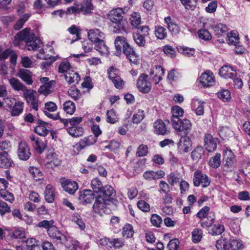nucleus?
I'll return each mask as SVG.
<instances>
[{
	"label": "nucleus",
	"mask_w": 250,
	"mask_h": 250,
	"mask_svg": "<svg viewBox=\"0 0 250 250\" xmlns=\"http://www.w3.org/2000/svg\"><path fill=\"white\" fill-rule=\"evenodd\" d=\"M21 41L25 42V48L30 51L36 50L42 44L41 41L31 32L30 28H25L19 32L14 37V44L19 45Z\"/></svg>",
	"instance_id": "f257e3e1"
},
{
	"label": "nucleus",
	"mask_w": 250,
	"mask_h": 250,
	"mask_svg": "<svg viewBox=\"0 0 250 250\" xmlns=\"http://www.w3.org/2000/svg\"><path fill=\"white\" fill-rule=\"evenodd\" d=\"M88 37L89 40L95 44V48L101 54L108 53V48L104 42L105 34L99 29L89 30Z\"/></svg>",
	"instance_id": "f03ea898"
},
{
	"label": "nucleus",
	"mask_w": 250,
	"mask_h": 250,
	"mask_svg": "<svg viewBox=\"0 0 250 250\" xmlns=\"http://www.w3.org/2000/svg\"><path fill=\"white\" fill-rule=\"evenodd\" d=\"M124 14L125 12L121 8L112 9L109 12L107 15L108 19L113 23L115 24L112 29L113 32L118 33L121 30L125 31V25L127 23L126 21L123 19Z\"/></svg>",
	"instance_id": "7ed1b4c3"
},
{
	"label": "nucleus",
	"mask_w": 250,
	"mask_h": 250,
	"mask_svg": "<svg viewBox=\"0 0 250 250\" xmlns=\"http://www.w3.org/2000/svg\"><path fill=\"white\" fill-rule=\"evenodd\" d=\"M36 94V91L29 89L23 93V97L30 107L35 111H37L39 108V100Z\"/></svg>",
	"instance_id": "20e7f679"
},
{
	"label": "nucleus",
	"mask_w": 250,
	"mask_h": 250,
	"mask_svg": "<svg viewBox=\"0 0 250 250\" xmlns=\"http://www.w3.org/2000/svg\"><path fill=\"white\" fill-rule=\"evenodd\" d=\"M148 75L141 74L137 82V87L139 90L143 93H148L151 89V82L148 80Z\"/></svg>",
	"instance_id": "39448f33"
},
{
	"label": "nucleus",
	"mask_w": 250,
	"mask_h": 250,
	"mask_svg": "<svg viewBox=\"0 0 250 250\" xmlns=\"http://www.w3.org/2000/svg\"><path fill=\"white\" fill-rule=\"evenodd\" d=\"M172 125L176 130L180 132H183L185 135H188L191 130V123L187 119H180L179 122L175 120Z\"/></svg>",
	"instance_id": "423d86ee"
},
{
	"label": "nucleus",
	"mask_w": 250,
	"mask_h": 250,
	"mask_svg": "<svg viewBox=\"0 0 250 250\" xmlns=\"http://www.w3.org/2000/svg\"><path fill=\"white\" fill-rule=\"evenodd\" d=\"M108 78L113 83L116 88L121 89L123 88L124 82L119 76V71L113 66H111L107 70Z\"/></svg>",
	"instance_id": "0eeeda50"
},
{
	"label": "nucleus",
	"mask_w": 250,
	"mask_h": 250,
	"mask_svg": "<svg viewBox=\"0 0 250 250\" xmlns=\"http://www.w3.org/2000/svg\"><path fill=\"white\" fill-rule=\"evenodd\" d=\"M193 182L194 186L199 187L201 184L203 188L207 187L210 184L208 177L200 170L194 173Z\"/></svg>",
	"instance_id": "6e6552de"
},
{
	"label": "nucleus",
	"mask_w": 250,
	"mask_h": 250,
	"mask_svg": "<svg viewBox=\"0 0 250 250\" xmlns=\"http://www.w3.org/2000/svg\"><path fill=\"white\" fill-rule=\"evenodd\" d=\"M17 155L19 158L23 161H26L30 157L31 155L30 149L25 142H21L19 144Z\"/></svg>",
	"instance_id": "1a4fd4ad"
},
{
	"label": "nucleus",
	"mask_w": 250,
	"mask_h": 250,
	"mask_svg": "<svg viewBox=\"0 0 250 250\" xmlns=\"http://www.w3.org/2000/svg\"><path fill=\"white\" fill-rule=\"evenodd\" d=\"M122 52L131 62L137 64L139 61V56L135 53L132 47L128 43L126 44Z\"/></svg>",
	"instance_id": "9d476101"
},
{
	"label": "nucleus",
	"mask_w": 250,
	"mask_h": 250,
	"mask_svg": "<svg viewBox=\"0 0 250 250\" xmlns=\"http://www.w3.org/2000/svg\"><path fill=\"white\" fill-rule=\"evenodd\" d=\"M106 201L104 198H102L101 195L98 196L93 205L94 211L100 215H102L105 212Z\"/></svg>",
	"instance_id": "9b49d317"
},
{
	"label": "nucleus",
	"mask_w": 250,
	"mask_h": 250,
	"mask_svg": "<svg viewBox=\"0 0 250 250\" xmlns=\"http://www.w3.org/2000/svg\"><path fill=\"white\" fill-rule=\"evenodd\" d=\"M94 198L95 195L90 189H84L79 193V200L83 204L91 203Z\"/></svg>",
	"instance_id": "f8f14e48"
},
{
	"label": "nucleus",
	"mask_w": 250,
	"mask_h": 250,
	"mask_svg": "<svg viewBox=\"0 0 250 250\" xmlns=\"http://www.w3.org/2000/svg\"><path fill=\"white\" fill-rule=\"evenodd\" d=\"M61 184L65 191L70 194H74L79 188L76 182L70 180H62Z\"/></svg>",
	"instance_id": "ddd939ff"
},
{
	"label": "nucleus",
	"mask_w": 250,
	"mask_h": 250,
	"mask_svg": "<svg viewBox=\"0 0 250 250\" xmlns=\"http://www.w3.org/2000/svg\"><path fill=\"white\" fill-rule=\"evenodd\" d=\"M16 75L27 85H31L33 83L32 72L28 69L25 68L20 69Z\"/></svg>",
	"instance_id": "4468645a"
},
{
	"label": "nucleus",
	"mask_w": 250,
	"mask_h": 250,
	"mask_svg": "<svg viewBox=\"0 0 250 250\" xmlns=\"http://www.w3.org/2000/svg\"><path fill=\"white\" fill-rule=\"evenodd\" d=\"M217 142V139L214 138L211 135L207 134L205 135L204 141V146L208 152H212L216 149Z\"/></svg>",
	"instance_id": "2eb2a0df"
},
{
	"label": "nucleus",
	"mask_w": 250,
	"mask_h": 250,
	"mask_svg": "<svg viewBox=\"0 0 250 250\" xmlns=\"http://www.w3.org/2000/svg\"><path fill=\"white\" fill-rule=\"evenodd\" d=\"M191 145L190 138L188 135H185V136L181 137L178 143V148L180 151L187 152L189 151Z\"/></svg>",
	"instance_id": "dca6fc26"
},
{
	"label": "nucleus",
	"mask_w": 250,
	"mask_h": 250,
	"mask_svg": "<svg viewBox=\"0 0 250 250\" xmlns=\"http://www.w3.org/2000/svg\"><path fill=\"white\" fill-rule=\"evenodd\" d=\"M48 234L58 244H62L66 240V237L61 233L56 227H53L48 230Z\"/></svg>",
	"instance_id": "f3484780"
},
{
	"label": "nucleus",
	"mask_w": 250,
	"mask_h": 250,
	"mask_svg": "<svg viewBox=\"0 0 250 250\" xmlns=\"http://www.w3.org/2000/svg\"><path fill=\"white\" fill-rule=\"evenodd\" d=\"M200 82L205 87H209L213 85L214 83L213 73L209 71H206L201 76Z\"/></svg>",
	"instance_id": "a211bd4d"
},
{
	"label": "nucleus",
	"mask_w": 250,
	"mask_h": 250,
	"mask_svg": "<svg viewBox=\"0 0 250 250\" xmlns=\"http://www.w3.org/2000/svg\"><path fill=\"white\" fill-rule=\"evenodd\" d=\"M17 12L19 15L20 16V18L17 21L14 27L15 30H19L23 27L25 22L29 19L30 17V14L25 13L22 15L23 13L22 8H19Z\"/></svg>",
	"instance_id": "6ab92c4d"
},
{
	"label": "nucleus",
	"mask_w": 250,
	"mask_h": 250,
	"mask_svg": "<svg viewBox=\"0 0 250 250\" xmlns=\"http://www.w3.org/2000/svg\"><path fill=\"white\" fill-rule=\"evenodd\" d=\"M234 156L231 150L225 152L224 158L226 164L224 167V171L226 172L232 171L233 170V159Z\"/></svg>",
	"instance_id": "aec40b11"
},
{
	"label": "nucleus",
	"mask_w": 250,
	"mask_h": 250,
	"mask_svg": "<svg viewBox=\"0 0 250 250\" xmlns=\"http://www.w3.org/2000/svg\"><path fill=\"white\" fill-rule=\"evenodd\" d=\"M154 132L157 135H164L169 132L165 124L161 120H157L154 123Z\"/></svg>",
	"instance_id": "412c9836"
},
{
	"label": "nucleus",
	"mask_w": 250,
	"mask_h": 250,
	"mask_svg": "<svg viewBox=\"0 0 250 250\" xmlns=\"http://www.w3.org/2000/svg\"><path fill=\"white\" fill-rule=\"evenodd\" d=\"M127 43L126 39L123 36H118L116 38L114 43L116 48L115 54L116 56H118L121 54L122 50Z\"/></svg>",
	"instance_id": "4be33fe9"
},
{
	"label": "nucleus",
	"mask_w": 250,
	"mask_h": 250,
	"mask_svg": "<svg viewBox=\"0 0 250 250\" xmlns=\"http://www.w3.org/2000/svg\"><path fill=\"white\" fill-rule=\"evenodd\" d=\"M94 9V6L91 2V0H83L79 8V10L84 15L91 14Z\"/></svg>",
	"instance_id": "5701e85b"
},
{
	"label": "nucleus",
	"mask_w": 250,
	"mask_h": 250,
	"mask_svg": "<svg viewBox=\"0 0 250 250\" xmlns=\"http://www.w3.org/2000/svg\"><path fill=\"white\" fill-rule=\"evenodd\" d=\"M99 195L102 197V198H104L106 201H110L114 194V190L112 187L106 185L103 187L102 189L99 193Z\"/></svg>",
	"instance_id": "b1692460"
},
{
	"label": "nucleus",
	"mask_w": 250,
	"mask_h": 250,
	"mask_svg": "<svg viewBox=\"0 0 250 250\" xmlns=\"http://www.w3.org/2000/svg\"><path fill=\"white\" fill-rule=\"evenodd\" d=\"M8 81L11 87L16 91H22L24 93L28 89L26 86L14 77L9 79Z\"/></svg>",
	"instance_id": "393cba45"
},
{
	"label": "nucleus",
	"mask_w": 250,
	"mask_h": 250,
	"mask_svg": "<svg viewBox=\"0 0 250 250\" xmlns=\"http://www.w3.org/2000/svg\"><path fill=\"white\" fill-rule=\"evenodd\" d=\"M164 20L167 24V28L172 34L176 35L179 33V27L175 23L174 20L170 17H166Z\"/></svg>",
	"instance_id": "a878e982"
},
{
	"label": "nucleus",
	"mask_w": 250,
	"mask_h": 250,
	"mask_svg": "<svg viewBox=\"0 0 250 250\" xmlns=\"http://www.w3.org/2000/svg\"><path fill=\"white\" fill-rule=\"evenodd\" d=\"M234 70L228 65L222 66L219 70L220 76L225 79H233L236 76V73L233 72Z\"/></svg>",
	"instance_id": "bb28decb"
},
{
	"label": "nucleus",
	"mask_w": 250,
	"mask_h": 250,
	"mask_svg": "<svg viewBox=\"0 0 250 250\" xmlns=\"http://www.w3.org/2000/svg\"><path fill=\"white\" fill-rule=\"evenodd\" d=\"M55 84L54 81H50L48 83L42 85L38 89V92L41 94L47 96L51 93V89Z\"/></svg>",
	"instance_id": "cd10ccee"
},
{
	"label": "nucleus",
	"mask_w": 250,
	"mask_h": 250,
	"mask_svg": "<svg viewBox=\"0 0 250 250\" xmlns=\"http://www.w3.org/2000/svg\"><path fill=\"white\" fill-rule=\"evenodd\" d=\"M65 79L67 83L70 84L75 83H78L80 80V77L78 73L72 70L65 74Z\"/></svg>",
	"instance_id": "c85d7f7f"
},
{
	"label": "nucleus",
	"mask_w": 250,
	"mask_h": 250,
	"mask_svg": "<svg viewBox=\"0 0 250 250\" xmlns=\"http://www.w3.org/2000/svg\"><path fill=\"white\" fill-rule=\"evenodd\" d=\"M54 189L51 185H47L45 188L44 194L46 202L53 203L55 199Z\"/></svg>",
	"instance_id": "c756f323"
},
{
	"label": "nucleus",
	"mask_w": 250,
	"mask_h": 250,
	"mask_svg": "<svg viewBox=\"0 0 250 250\" xmlns=\"http://www.w3.org/2000/svg\"><path fill=\"white\" fill-rule=\"evenodd\" d=\"M184 114V110L179 106H174L172 108V124H174V121L179 122L180 117H182Z\"/></svg>",
	"instance_id": "7c9ffc66"
},
{
	"label": "nucleus",
	"mask_w": 250,
	"mask_h": 250,
	"mask_svg": "<svg viewBox=\"0 0 250 250\" xmlns=\"http://www.w3.org/2000/svg\"><path fill=\"white\" fill-rule=\"evenodd\" d=\"M193 104L195 108V112L197 115H203L204 113V104L205 102L199 99H194Z\"/></svg>",
	"instance_id": "2f4dec72"
},
{
	"label": "nucleus",
	"mask_w": 250,
	"mask_h": 250,
	"mask_svg": "<svg viewBox=\"0 0 250 250\" xmlns=\"http://www.w3.org/2000/svg\"><path fill=\"white\" fill-rule=\"evenodd\" d=\"M67 132L73 137L82 136L83 133V128L81 126H73L67 128Z\"/></svg>",
	"instance_id": "473e14b6"
},
{
	"label": "nucleus",
	"mask_w": 250,
	"mask_h": 250,
	"mask_svg": "<svg viewBox=\"0 0 250 250\" xmlns=\"http://www.w3.org/2000/svg\"><path fill=\"white\" fill-rule=\"evenodd\" d=\"M205 150L203 146H197L192 151L191 153V157L194 161H198L204 154Z\"/></svg>",
	"instance_id": "72a5a7b5"
},
{
	"label": "nucleus",
	"mask_w": 250,
	"mask_h": 250,
	"mask_svg": "<svg viewBox=\"0 0 250 250\" xmlns=\"http://www.w3.org/2000/svg\"><path fill=\"white\" fill-rule=\"evenodd\" d=\"M24 103L21 101L16 102L11 108V114L12 116H17L21 114L23 110Z\"/></svg>",
	"instance_id": "f704fd0d"
},
{
	"label": "nucleus",
	"mask_w": 250,
	"mask_h": 250,
	"mask_svg": "<svg viewBox=\"0 0 250 250\" xmlns=\"http://www.w3.org/2000/svg\"><path fill=\"white\" fill-rule=\"evenodd\" d=\"M46 159L48 163L52 164L55 166H58L61 164V160L59 158L58 155L55 152H49Z\"/></svg>",
	"instance_id": "c9c22d12"
},
{
	"label": "nucleus",
	"mask_w": 250,
	"mask_h": 250,
	"mask_svg": "<svg viewBox=\"0 0 250 250\" xmlns=\"http://www.w3.org/2000/svg\"><path fill=\"white\" fill-rule=\"evenodd\" d=\"M68 30L72 35H74V36L71 39H67V42H69V41H70L69 43L72 44L74 42L79 39V31L76 25L71 26L68 29Z\"/></svg>",
	"instance_id": "e433bc0d"
},
{
	"label": "nucleus",
	"mask_w": 250,
	"mask_h": 250,
	"mask_svg": "<svg viewBox=\"0 0 250 250\" xmlns=\"http://www.w3.org/2000/svg\"><path fill=\"white\" fill-rule=\"evenodd\" d=\"M228 42L229 44L236 45L239 42V37L237 32L235 31H231L228 34Z\"/></svg>",
	"instance_id": "4c0bfd02"
},
{
	"label": "nucleus",
	"mask_w": 250,
	"mask_h": 250,
	"mask_svg": "<svg viewBox=\"0 0 250 250\" xmlns=\"http://www.w3.org/2000/svg\"><path fill=\"white\" fill-rule=\"evenodd\" d=\"M216 247L217 250H229L230 244L226 239L221 238L217 241Z\"/></svg>",
	"instance_id": "58836bf2"
},
{
	"label": "nucleus",
	"mask_w": 250,
	"mask_h": 250,
	"mask_svg": "<svg viewBox=\"0 0 250 250\" xmlns=\"http://www.w3.org/2000/svg\"><path fill=\"white\" fill-rule=\"evenodd\" d=\"M155 35L158 39L163 40L167 36V30L162 26H156L155 29Z\"/></svg>",
	"instance_id": "ea45409f"
},
{
	"label": "nucleus",
	"mask_w": 250,
	"mask_h": 250,
	"mask_svg": "<svg viewBox=\"0 0 250 250\" xmlns=\"http://www.w3.org/2000/svg\"><path fill=\"white\" fill-rule=\"evenodd\" d=\"M63 106L64 111L67 114L70 115H72L74 113L76 109L75 104L70 101H66L63 104Z\"/></svg>",
	"instance_id": "a19ab883"
},
{
	"label": "nucleus",
	"mask_w": 250,
	"mask_h": 250,
	"mask_svg": "<svg viewBox=\"0 0 250 250\" xmlns=\"http://www.w3.org/2000/svg\"><path fill=\"white\" fill-rule=\"evenodd\" d=\"M91 187L93 191L99 193L103 188V185L102 182L98 178H95L92 180Z\"/></svg>",
	"instance_id": "79ce46f5"
},
{
	"label": "nucleus",
	"mask_w": 250,
	"mask_h": 250,
	"mask_svg": "<svg viewBox=\"0 0 250 250\" xmlns=\"http://www.w3.org/2000/svg\"><path fill=\"white\" fill-rule=\"evenodd\" d=\"M133 227L129 224H126L123 228V235L127 238H131L134 234Z\"/></svg>",
	"instance_id": "37998d69"
},
{
	"label": "nucleus",
	"mask_w": 250,
	"mask_h": 250,
	"mask_svg": "<svg viewBox=\"0 0 250 250\" xmlns=\"http://www.w3.org/2000/svg\"><path fill=\"white\" fill-rule=\"evenodd\" d=\"M72 220L78 225L81 229L84 230L85 229V224L80 214L74 213L72 215Z\"/></svg>",
	"instance_id": "c03bdc74"
},
{
	"label": "nucleus",
	"mask_w": 250,
	"mask_h": 250,
	"mask_svg": "<svg viewBox=\"0 0 250 250\" xmlns=\"http://www.w3.org/2000/svg\"><path fill=\"white\" fill-rule=\"evenodd\" d=\"M58 70L59 73L66 74L68 71L72 70V67L69 62L63 61L59 64Z\"/></svg>",
	"instance_id": "a18cd8bd"
},
{
	"label": "nucleus",
	"mask_w": 250,
	"mask_h": 250,
	"mask_svg": "<svg viewBox=\"0 0 250 250\" xmlns=\"http://www.w3.org/2000/svg\"><path fill=\"white\" fill-rule=\"evenodd\" d=\"M221 154L220 153H216L214 157L210 158L209 161V166L214 168H218L221 164Z\"/></svg>",
	"instance_id": "49530a36"
},
{
	"label": "nucleus",
	"mask_w": 250,
	"mask_h": 250,
	"mask_svg": "<svg viewBox=\"0 0 250 250\" xmlns=\"http://www.w3.org/2000/svg\"><path fill=\"white\" fill-rule=\"evenodd\" d=\"M11 145L9 141H3L0 142V155H8L7 151L9 150Z\"/></svg>",
	"instance_id": "de8ad7c7"
},
{
	"label": "nucleus",
	"mask_w": 250,
	"mask_h": 250,
	"mask_svg": "<svg viewBox=\"0 0 250 250\" xmlns=\"http://www.w3.org/2000/svg\"><path fill=\"white\" fill-rule=\"evenodd\" d=\"M218 97L223 102H229L231 99L230 92L227 89H222L217 93Z\"/></svg>",
	"instance_id": "09e8293b"
},
{
	"label": "nucleus",
	"mask_w": 250,
	"mask_h": 250,
	"mask_svg": "<svg viewBox=\"0 0 250 250\" xmlns=\"http://www.w3.org/2000/svg\"><path fill=\"white\" fill-rule=\"evenodd\" d=\"M215 220L214 218L211 216H208L200 219L201 226L203 228H208L211 227L214 223Z\"/></svg>",
	"instance_id": "8fccbe9b"
},
{
	"label": "nucleus",
	"mask_w": 250,
	"mask_h": 250,
	"mask_svg": "<svg viewBox=\"0 0 250 250\" xmlns=\"http://www.w3.org/2000/svg\"><path fill=\"white\" fill-rule=\"evenodd\" d=\"M186 9L194 10L197 6L198 0H180Z\"/></svg>",
	"instance_id": "3c124183"
},
{
	"label": "nucleus",
	"mask_w": 250,
	"mask_h": 250,
	"mask_svg": "<svg viewBox=\"0 0 250 250\" xmlns=\"http://www.w3.org/2000/svg\"><path fill=\"white\" fill-rule=\"evenodd\" d=\"M12 165L10 159L7 157V155H0V167L2 168H7Z\"/></svg>",
	"instance_id": "603ef678"
},
{
	"label": "nucleus",
	"mask_w": 250,
	"mask_h": 250,
	"mask_svg": "<svg viewBox=\"0 0 250 250\" xmlns=\"http://www.w3.org/2000/svg\"><path fill=\"white\" fill-rule=\"evenodd\" d=\"M130 22L133 27L135 28L141 23V17L140 15L138 13L134 12L132 14L130 18Z\"/></svg>",
	"instance_id": "864d4df0"
},
{
	"label": "nucleus",
	"mask_w": 250,
	"mask_h": 250,
	"mask_svg": "<svg viewBox=\"0 0 250 250\" xmlns=\"http://www.w3.org/2000/svg\"><path fill=\"white\" fill-rule=\"evenodd\" d=\"M203 236V231L202 229L197 228L194 229L192 232V241L194 243H198L201 240Z\"/></svg>",
	"instance_id": "5fc2aeb1"
},
{
	"label": "nucleus",
	"mask_w": 250,
	"mask_h": 250,
	"mask_svg": "<svg viewBox=\"0 0 250 250\" xmlns=\"http://www.w3.org/2000/svg\"><path fill=\"white\" fill-rule=\"evenodd\" d=\"M106 116H107L106 121L107 122H108L109 123L114 124L118 120L117 115H116L114 110L113 109L108 110L106 112Z\"/></svg>",
	"instance_id": "6e6d98bb"
},
{
	"label": "nucleus",
	"mask_w": 250,
	"mask_h": 250,
	"mask_svg": "<svg viewBox=\"0 0 250 250\" xmlns=\"http://www.w3.org/2000/svg\"><path fill=\"white\" fill-rule=\"evenodd\" d=\"M144 117V111L142 110H138L137 112L133 116V123L134 124H139L143 120Z\"/></svg>",
	"instance_id": "4d7b16f0"
},
{
	"label": "nucleus",
	"mask_w": 250,
	"mask_h": 250,
	"mask_svg": "<svg viewBox=\"0 0 250 250\" xmlns=\"http://www.w3.org/2000/svg\"><path fill=\"white\" fill-rule=\"evenodd\" d=\"M30 173L35 181H38L41 179L42 174L40 169L36 167H30L29 169Z\"/></svg>",
	"instance_id": "13d9d810"
},
{
	"label": "nucleus",
	"mask_w": 250,
	"mask_h": 250,
	"mask_svg": "<svg viewBox=\"0 0 250 250\" xmlns=\"http://www.w3.org/2000/svg\"><path fill=\"white\" fill-rule=\"evenodd\" d=\"M68 94L75 101L79 100L81 96L80 91L75 87H71L68 89Z\"/></svg>",
	"instance_id": "bf43d9fd"
},
{
	"label": "nucleus",
	"mask_w": 250,
	"mask_h": 250,
	"mask_svg": "<svg viewBox=\"0 0 250 250\" xmlns=\"http://www.w3.org/2000/svg\"><path fill=\"white\" fill-rule=\"evenodd\" d=\"M124 241L122 238H112L110 240L109 247L118 248L124 245Z\"/></svg>",
	"instance_id": "052dcab7"
},
{
	"label": "nucleus",
	"mask_w": 250,
	"mask_h": 250,
	"mask_svg": "<svg viewBox=\"0 0 250 250\" xmlns=\"http://www.w3.org/2000/svg\"><path fill=\"white\" fill-rule=\"evenodd\" d=\"M229 244L232 250H242L244 248L242 241L240 240H233Z\"/></svg>",
	"instance_id": "680f3d73"
},
{
	"label": "nucleus",
	"mask_w": 250,
	"mask_h": 250,
	"mask_svg": "<svg viewBox=\"0 0 250 250\" xmlns=\"http://www.w3.org/2000/svg\"><path fill=\"white\" fill-rule=\"evenodd\" d=\"M97 141V138L94 136H89L84 138L81 142V145L84 146H88L93 145Z\"/></svg>",
	"instance_id": "e2e57ef3"
},
{
	"label": "nucleus",
	"mask_w": 250,
	"mask_h": 250,
	"mask_svg": "<svg viewBox=\"0 0 250 250\" xmlns=\"http://www.w3.org/2000/svg\"><path fill=\"white\" fill-rule=\"evenodd\" d=\"M148 153V147L147 146L142 144L137 148L136 156L138 157H144L147 155Z\"/></svg>",
	"instance_id": "0e129e2a"
},
{
	"label": "nucleus",
	"mask_w": 250,
	"mask_h": 250,
	"mask_svg": "<svg viewBox=\"0 0 250 250\" xmlns=\"http://www.w3.org/2000/svg\"><path fill=\"white\" fill-rule=\"evenodd\" d=\"M198 35L199 38L205 41H208L211 39L210 33L206 29L199 30Z\"/></svg>",
	"instance_id": "69168bd1"
},
{
	"label": "nucleus",
	"mask_w": 250,
	"mask_h": 250,
	"mask_svg": "<svg viewBox=\"0 0 250 250\" xmlns=\"http://www.w3.org/2000/svg\"><path fill=\"white\" fill-rule=\"evenodd\" d=\"M32 145L39 153H42L46 147V144L41 140L37 141L36 143L32 144Z\"/></svg>",
	"instance_id": "338daca9"
},
{
	"label": "nucleus",
	"mask_w": 250,
	"mask_h": 250,
	"mask_svg": "<svg viewBox=\"0 0 250 250\" xmlns=\"http://www.w3.org/2000/svg\"><path fill=\"white\" fill-rule=\"evenodd\" d=\"M133 39L135 42L139 46H144L146 44L145 37L139 34H135L133 35Z\"/></svg>",
	"instance_id": "774afa93"
}]
</instances>
